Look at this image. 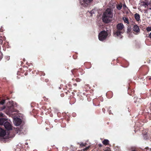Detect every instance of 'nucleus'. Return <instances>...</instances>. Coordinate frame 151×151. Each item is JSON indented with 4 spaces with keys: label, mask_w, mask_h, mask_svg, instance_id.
<instances>
[{
    "label": "nucleus",
    "mask_w": 151,
    "mask_h": 151,
    "mask_svg": "<svg viewBox=\"0 0 151 151\" xmlns=\"http://www.w3.org/2000/svg\"><path fill=\"white\" fill-rule=\"evenodd\" d=\"M6 134L5 131L2 129L0 128V136L3 137Z\"/></svg>",
    "instance_id": "obj_8"
},
{
    "label": "nucleus",
    "mask_w": 151,
    "mask_h": 151,
    "mask_svg": "<svg viewBox=\"0 0 151 151\" xmlns=\"http://www.w3.org/2000/svg\"><path fill=\"white\" fill-rule=\"evenodd\" d=\"M108 35L107 33L105 31L101 32L99 35V39L100 41H103L105 40Z\"/></svg>",
    "instance_id": "obj_2"
},
{
    "label": "nucleus",
    "mask_w": 151,
    "mask_h": 151,
    "mask_svg": "<svg viewBox=\"0 0 151 151\" xmlns=\"http://www.w3.org/2000/svg\"><path fill=\"white\" fill-rule=\"evenodd\" d=\"M117 29L121 31L124 28V26L122 23L118 24L116 26Z\"/></svg>",
    "instance_id": "obj_7"
},
{
    "label": "nucleus",
    "mask_w": 151,
    "mask_h": 151,
    "mask_svg": "<svg viewBox=\"0 0 151 151\" xmlns=\"http://www.w3.org/2000/svg\"><path fill=\"white\" fill-rule=\"evenodd\" d=\"M4 114L3 113H0V117H4Z\"/></svg>",
    "instance_id": "obj_19"
},
{
    "label": "nucleus",
    "mask_w": 151,
    "mask_h": 151,
    "mask_svg": "<svg viewBox=\"0 0 151 151\" xmlns=\"http://www.w3.org/2000/svg\"><path fill=\"white\" fill-rule=\"evenodd\" d=\"M80 145V146H85L84 144L82 143H81Z\"/></svg>",
    "instance_id": "obj_22"
},
{
    "label": "nucleus",
    "mask_w": 151,
    "mask_h": 151,
    "mask_svg": "<svg viewBox=\"0 0 151 151\" xmlns=\"http://www.w3.org/2000/svg\"><path fill=\"white\" fill-rule=\"evenodd\" d=\"M133 30L137 32H138L140 31L139 27L137 25H134V26Z\"/></svg>",
    "instance_id": "obj_9"
},
{
    "label": "nucleus",
    "mask_w": 151,
    "mask_h": 151,
    "mask_svg": "<svg viewBox=\"0 0 151 151\" xmlns=\"http://www.w3.org/2000/svg\"><path fill=\"white\" fill-rule=\"evenodd\" d=\"M22 122L21 119L18 118H13V122L14 124L16 126H18L20 125Z\"/></svg>",
    "instance_id": "obj_3"
},
{
    "label": "nucleus",
    "mask_w": 151,
    "mask_h": 151,
    "mask_svg": "<svg viewBox=\"0 0 151 151\" xmlns=\"http://www.w3.org/2000/svg\"><path fill=\"white\" fill-rule=\"evenodd\" d=\"M13 109L12 107H10V108H9L7 110L8 111H6V114L8 115H9L10 116L11 115H15V111H12ZM12 116L13 118H14V116Z\"/></svg>",
    "instance_id": "obj_5"
},
{
    "label": "nucleus",
    "mask_w": 151,
    "mask_h": 151,
    "mask_svg": "<svg viewBox=\"0 0 151 151\" xmlns=\"http://www.w3.org/2000/svg\"><path fill=\"white\" fill-rule=\"evenodd\" d=\"M132 151H135V150H133Z\"/></svg>",
    "instance_id": "obj_27"
},
{
    "label": "nucleus",
    "mask_w": 151,
    "mask_h": 151,
    "mask_svg": "<svg viewBox=\"0 0 151 151\" xmlns=\"http://www.w3.org/2000/svg\"><path fill=\"white\" fill-rule=\"evenodd\" d=\"M5 106H3L2 107L0 108V111H2L5 109Z\"/></svg>",
    "instance_id": "obj_18"
},
{
    "label": "nucleus",
    "mask_w": 151,
    "mask_h": 151,
    "mask_svg": "<svg viewBox=\"0 0 151 151\" xmlns=\"http://www.w3.org/2000/svg\"><path fill=\"white\" fill-rule=\"evenodd\" d=\"M123 19L125 22L127 23L128 24L129 23L128 19L127 18L125 17V18H123Z\"/></svg>",
    "instance_id": "obj_14"
},
{
    "label": "nucleus",
    "mask_w": 151,
    "mask_h": 151,
    "mask_svg": "<svg viewBox=\"0 0 151 151\" xmlns=\"http://www.w3.org/2000/svg\"><path fill=\"white\" fill-rule=\"evenodd\" d=\"M135 18L137 21H139L140 19V16L139 14L136 13L134 15Z\"/></svg>",
    "instance_id": "obj_12"
},
{
    "label": "nucleus",
    "mask_w": 151,
    "mask_h": 151,
    "mask_svg": "<svg viewBox=\"0 0 151 151\" xmlns=\"http://www.w3.org/2000/svg\"><path fill=\"white\" fill-rule=\"evenodd\" d=\"M89 148V147H86L85 149H84L83 150L86 151V150H88Z\"/></svg>",
    "instance_id": "obj_21"
},
{
    "label": "nucleus",
    "mask_w": 151,
    "mask_h": 151,
    "mask_svg": "<svg viewBox=\"0 0 151 151\" xmlns=\"http://www.w3.org/2000/svg\"><path fill=\"white\" fill-rule=\"evenodd\" d=\"M122 8V5H118L117 6V9L119 10H120Z\"/></svg>",
    "instance_id": "obj_15"
},
{
    "label": "nucleus",
    "mask_w": 151,
    "mask_h": 151,
    "mask_svg": "<svg viewBox=\"0 0 151 151\" xmlns=\"http://www.w3.org/2000/svg\"><path fill=\"white\" fill-rule=\"evenodd\" d=\"M121 33V31L117 30L115 32H114V35L118 36L120 35Z\"/></svg>",
    "instance_id": "obj_11"
},
{
    "label": "nucleus",
    "mask_w": 151,
    "mask_h": 151,
    "mask_svg": "<svg viewBox=\"0 0 151 151\" xmlns=\"http://www.w3.org/2000/svg\"><path fill=\"white\" fill-rule=\"evenodd\" d=\"M5 103V100H3L0 102L1 104L3 105Z\"/></svg>",
    "instance_id": "obj_17"
},
{
    "label": "nucleus",
    "mask_w": 151,
    "mask_h": 151,
    "mask_svg": "<svg viewBox=\"0 0 151 151\" xmlns=\"http://www.w3.org/2000/svg\"><path fill=\"white\" fill-rule=\"evenodd\" d=\"M143 4H144V2H143ZM143 5H144V4H143Z\"/></svg>",
    "instance_id": "obj_26"
},
{
    "label": "nucleus",
    "mask_w": 151,
    "mask_h": 151,
    "mask_svg": "<svg viewBox=\"0 0 151 151\" xmlns=\"http://www.w3.org/2000/svg\"><path fill=\"white\" fill-rule=\"evenodd\" d=\"M145 5H147V4L146 3H145Z\"/></svg>",
    "instance_id": "obj_25"
},
{
    "label": "nucleus",
    "mask_w": 151,
    "mask_h": 151,
    "mask_svg": "<svg viewBox=\"0 0 151 151\" xmlns=\"http://www.w3.org/2000/svg\"><path fill=\"white\" fill-rule=\"evenodd\" d=\"M113 17V14L110 9H107L103 13L102 19L103 21L106 23H108L111 21Z\"/></svg>",
    "instance_id": "obj_1"
},
{
    "label": "nucleus",
    "mask_w": 151,
    "mask_h": 151,
    "mask_svg": "<svg viewBox=\"0 0 151 151\" xmlns=\"http://www.w3.org/2000/svg\"><path fill=\"white\" fill-rule=\"evenodd\" d=\"M7 120L5 118L0 119V125H2L4 124V123Z\"/></svg>",
    "instance_id": "obj_10"
},
{
    "label": "nucleus",
    "mask_w": 151,
    "mask_h": 151,
    "mask_svg": "<svg viewBox=\"0 0 151 151\" xmlns=\"http://www.w3.org/2000/svg\"><path fill=\"white\" fill-rule=\"evenodd\" d=\"M150 9H151V8Z\"/></svg>",
    "instance_id": "obj_28"
},
{
    "label": "nucleus",
    "mask_w": 151,
    "mask_h": 151,
    "mask_svg": "<svg viewBox=\"0 0 151 151\" xmlns=\"http://www.w3.org/2000/svg\"><path fill=\"white\" fill-rule=\"evenodd\" d=\"M149 37L150 38H151V32H150V34L149 35Z\"/></svg>",
    "instance_id": "obj_23"
},
{
    "label": "nucleus",
    "mask_w": 151,
    "mask_h": 151,
    "mask_svg": "<svg viewBox=\"0 0 151 151\" xmlns=\"http://www.w3.org/2000/svg\"><path fill=\"white\" fill-rule=\"evenodd\" d=\"M146 30L148 32L151 31V26L147 27L146 28Z\"/></svg>",
    "instance_id": "obj_16"
},
{
    "label": "nucleus",
    "mask_w": 151,
    "mask_h": 151,
    "mask_svg": "<svg viewBox=\"0 0 151 151\" xmlns=\"http://www.w3.org/2000/svg\"><path fill=\"white\" fill-rule=\"evenodd\" d=\"M129 29H127V32H129Z\"/></svg>",
    "instance_id": "obj_24"
},
{
    "label": "nucleus",
    "mask_w": 151,
    "mask_h": 151,
    "mask_svg": "<svg viewBox=\"0 0 151 151\" xmlns=\"http://www.w3.org/2000/svg\"><path fill=\"white\" fill-rule=\"evenodd\" d=\"M104 151H111L110 149L109 148H107Z\"/></svg>",
    "instance_id": "obj_20"
},
{
    "label": "nucleus",
    "mask_w": 151,
    "mask_h": 151,
    "mask_svg": "<svg viewBox=\"0 0 151 151\" xmlns=\"http://www.w3.org/2000/svg\"><path fill=\"white\" fill-rule=\"evenodd\" d=\"M109 141L108 139H105L102 142L103 144L105 145H107L109 144Z\"/></svg>",
    "instance_id": "obj_13"
},
{
    "label": "nucleus",
    "mask_w": 151,
    "mask_h": 151,
    "mask_svg": "<svg viewBox=\"0 0 151 151\" xmlns=\"http://www.w3.org/2000/svg\"><path fill=\"white\" fill-rule=\"evenodd\" d=\"M4 127L7 130H10L12 129V126L11 124L7 121L5 122L4 124Z\"/></svg>",
    "instance_id": "obj_6"
},
{
    "label": "nucleus",
    "mask_w": 151,
    "mask_h": 151,
    "mask_svg": "<svg viewBox=\"0 0 151 151\" xmlns=\"http://www.w3.org/2000/svg\"><path fill=\"white\" fill-rule=\"evenodd\" d=\"M92 1L93 0H80V3L84 6H86Z\"/></svg>",
    "instance_id": "obj_4"
}]
</instances>
